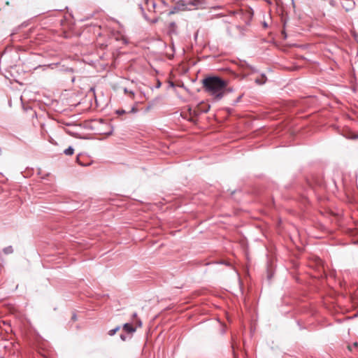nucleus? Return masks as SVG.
<instances>
[{"label":"nucleus","mask_w":358,"mask_h":358,"mask_svg":"<svg viewBox=\"0 0 358 358\" xmlns=\"http://www.w3.org/2000/svg\"><path fill=\"white\" fill-rule=\"evenodd\" d=\"M205 91L216 99H221L224 95L228 82L217 76L207 77L202 81Z\"/></svg>","instance_id":"obj_1"},{"label":"nucleus","mask_w":358,"mask_h":358,"mask_svg":"<svg viewBox=\"0 0 358 358\" xmlns=\"http://www.w3.org/2000/svg\"><path fill=\"white\" fill-rule=\"evenodd\" d=\"M201 114L200 111L198 110L197 107H194V108H189L188 109L187 113H183L182 116L184 118L187 119L189 121L192 122H196V117Z\"/></svg>","instance_id":"obj_2"},{"label":"nucleus","mask_w":358,"mask_h":358,"mask_svg":"<svg viewBox=\"0 0 358 358\" xmlns=\"http://www.w3.org/2000/svg\"><path fill=\"white\" fill-rule=\"evenodd\" d=\"M123 330L129 334H132L136 331V328L134 327L131 324L126 323L123 326Z\"/></svg>","instance_id":"obj_3"},{"label":"nucleus","mask_w":358,"mask_h":358,"mask_svg":"<svg viewBox=\"0 0 358 358\" xmlns=\"http://www.w3.org/2000/svg\"><path fill=\"white\" fill-rule=\"evenodd\" d=\"M149 11L155 12V3L153 0H145Z\"/></svg>","instance_id":"obj_4"},{"label":"nucleus","mask_w":358,"mask_h":358,"mask_svg":"<svg viewBox=\"0 0 358 358\" xmlns=\"http://www.w3.org/2000/svg\"><path fill=\"white\" fill-rule=\"evenodd\" d=\"M196 107L201 113L208 112V110L210 108L209 106H208L207 104L203 103H201L197 105Z\"/></svg>","instance_id":"obj_5"},{"label":"nucleus","mask_w":358,"mask_h":358,"mask_svg":"<svg viewBox=\"0 0 358 358\" xmlns=\"http://www.w3.org/2000/svg\"><path fill=\"white\" fill-rule=\"evenodd\" d=\"M266 81V77L265 76H261L260 78H256L255 82L257 84L262 85Z\"/></svg>","instance_id":"obj_6"},{"label":"nucleus","mask_w":358,"mask_h":358,"mask_svg":"<svg viewBox=\"0 0 358 358\" xmlns=\"http://www.w3.org/2000/svg\"><path fill=\"white\" fill-rule=\"evenodd\" d=\"M346 137L351 139H357L358 138V134L352 131H349L348 134L346 135Z\"/></svg>","instance_id":"obj_7"},{"label":"nucleus","mask_w":358,"mask_h":358,"mask_svg":"<svg viewBox=\"0 0 358 358\" xmlns=\"http://www.w3.org/2000/svg\"><path fill=\"white\" fill-rule=\"evenodd\" d=\"M73 152H74V150L71 147H69L64 150V153L66 155H69V156L72 155L73 154Z\"/></svg>","instance_id":"obj_8"},{"label":"nucleus","mask_w":358,"mask_h":358,"mask_svg":"<svg viewBox=\"0 0 358 358\" xmlns=\"http://www.w3.org/2000/svg\"><path fill=\"white\" fill-rule=\"evenodd\" d=\"M119 329H120V327H117L116 328H115V329H113L110 330V331H108V334H109L110 336H113V335H115V334H116V332H117V331H119Z\"/></svg>","instance_id":"obj_9"},{"label":"nucleus","mask_w":358,"mask_h":358,"mask_svg":"<svg viewBox=\"0 0 358 358\" xmlns=\"http://www.w3.org/2000/svg\"><path fill=\"white\" fill-rule=\"evenodd\" d=\"M4 252H5L6 254H9V253L13 252V248H12V247L9 246V247H8V248H6L4 249Z\"/></svg>","instance_id":"obj_10"},{"label":"nucleus","mask_w":358,"mask_h":358,"mask_svg":"<svg viewBox=\"0 0 358 358\" xmlns=\"http://www.w3.org/2000/svg\"><path fill=\"white\" fill-rule=\"evenodd\" d=\"M124 92L125 94H127L129 96H131L132 98L134 97V93L132 91H128L127 89H124Z\"/></svg>","instance_id":"obj_11"},{"label":"nucleus","mask_w":358,"mask_h":358,"mask_svg":"<svg viewBox=\"0 0 358 358\" xmlns=\"http://www.w3.org/2000/svg\"><path fill=\"white\" fill-rule=\"evenodd\" d=\"M136 323H137V325H138V327H141V320H138L136 321Z\"/></svg>","instance_id":"obj_12"},{"label":"nucleus","mask_w":358,"mask_h":358,"mask_svg":"<svg viewBox=\"0 0 358 358\" xmlns=\"http://www.w3.org/2000/svg\"><path fill=\"white\" fill-rule=\"evenodd\" d=\"M117 113L118 114H123V113H124L125 112H124V110H121V111H120V110H117Z\"/></svg>","instance_id":"obj_13"},{"label":"nucleus","mask_w":358,"mask_h":358,"mask_svg":"<svg viewBox=\"0 0 358 358\" xmlns=\"http://www.w3.org/2000/svg\"><path fill=\"white\" fill-rule=\"evenodd\" d=\"M353 346L357 348L358 346V343L357 342L354 343Z\"/></svg>","instance_id":"obj_14"},{"label":"nucleus","mask_w":358,"mask_h":358,"mask_svg":"<svg viewBox=\"0 0 358 358\" xmlns=\"http://www.w3.org/2000/svg\"><path fill=\"white\" fill-rule=\"evenodd\" d=\"M348 350H349L350 351H352V346L348 345Z\"/></svg>","instance_id":"obj_15"},{"label":"nucleus","mask_w":358,"mask_h":358,"mask_svg":"<svg viewBox=\"0 0 358 358\" xmlns=\"http://www.w3.org/2000/svg\"><path fill=\"white\" fill-rule=\"evenodd\" d=\"M136 111V108H133L131 109V112L135 113Z\"/></svg>","instance_id":"obj_16"},{"label":"nucleus","mask_w":358,"mask_h":358,"mask_svg":"<svg viewBox=\"0 0 358 358\" xmlns=\"http://www.w3.org/2000/svg\"><path fill=\"white\" fill-rule=\"evenodd\" d=\"M72 319H73V320H76V315H73V316L72 317Z\"/></svg>","instance_id":"obj_17"},{"label":"nucleus","mask_w":358,"mask_h":358,"mask_svg":"<svg viewBox=\"0 0 358 358\" xmlns=\"http://www.w3.org/2000/svg\"><path fill=\"white\" fill-rule=\"evenodd\" d=\"M136 316H137L136 313H134V317H136Z\"/></svg>","instance_id":"obj_18"},{"label":"nucleus","mask_w":358,"mask_h":358,"mask_svg":"<svg viewBox=\"0 0 358 358\" xmlns=\"http://www.w3.org/2000/svg\"><path fill=\"white\" fill-rule=\"evenodd\" d=\"M121 338H122V340L125 339L122 336H121Z\"/></svg>","instance_id":"obj_19"}]
</instances>
